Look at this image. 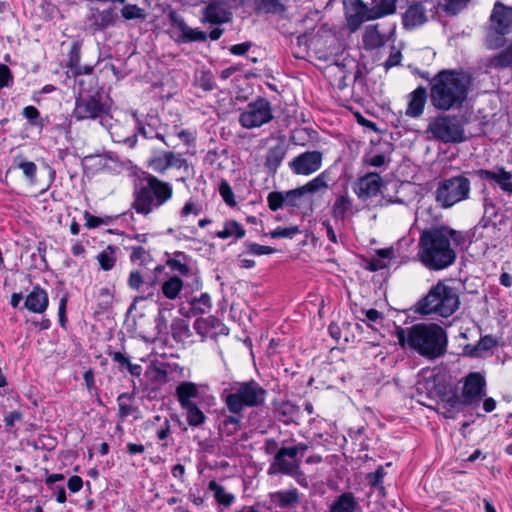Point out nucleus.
<instances>
[{"label":"nucleus","instance_id":"obj_51","mask_svg":"<svg viewBox=\"0 0 512 512\" xmlns=\"http://www.w3.org/2000/svg\"><path fill=\"white\" fill-rule=\"evenodd\" d=\"M247 249L250 254L261 256L266 254H272L276 250L270 246H264L257 243H248Z\"/></svg>","mask_w":512,"mask_h":512},{"label":"nucleus","instance_id":"obj_63","mask_svg":"<svg viewBox=\"0 0 512 512\" xmlns=\"http://www.w3.org/2000/svg\"><path fill=\"white\" fill-rule=\"evenodd\" d=\"M250 48V43H240V44H236V45H233L231 48H230V52L234 55H244Z\"/></svg>","mask_w":512,"mask_h":512},{"label":"nucleus","instance_id":"obj_29","mask_svg":"<svg viewBox=\"0 0 512 512\" xmlns=\"http://www.w3.org/2000/svg\"><path fill=\"white\" fill-rule=\"evenodd\" d=\"M352 207V199L348 195H341L332 206V214L337 219H344L347 215L352 214Z\"/></svg>","mask_w":512,"mask_h":512},{"label":"nucleus","instance_id":"obj_1","mask_svg":"<svg viewBox=\"0 0 512 512\" xmlns=\"http://www.w3.org/2000/svg\"><path fill=\"white\" fill-rule=\"evenodd\" d=\"M472 87L471 76L455 69H443L429 81L431 105L438 111L460 110Z\"/></svg>","mask_w":512,"mask_h":512},{"label":"nucleus","instance_id":"obj_27","mask_svg":"<svg viewBox=\"0 0 512 512\" xmlns=\"http://www.w3.org/2000/svg\"><path fill=\"white\" fill-rule=\"evenodd\" d=\"M229 20V13L219 5L209 4L204 11L203 21L211 24H221Z\"/></svg>","mask_w":512,"mask_h":512},{"label":"nucleus","instance_id":"obj_40","mask_svg":"<svg viewBox=\"0 0 512 512\" xmlns=\"http://www.w3.org/2000/svg\"><path fill=\"white\" fill-rule=\"evenodd\" d=\"M211 307V297L207 293H203L199 298L192 301V309L195 314H206Z\"/></svg>","mask_w":512,"mask_h":512},{"label":"nucleus","instance_id":"obj_59","mask_svg":"<svg viewBox=\"0 0 512 512\" xmlns=\"http://www.w3.org/2000/svg\"><path fill=\"white\" fill-rule=\"evenodd\" d=\"M199 212V207L193 201H188L181 210V216L188 217L190 214L198 215Z\"/></svg>","mask_w":512,"mask_h":512},{"label":"nucleus","instance_id":"obj_5","mask_svg":"<svg viewBox=\"0 0 512 512\" xmlns=\"http://www.w3.org/2000/svg\"><path fill=\"white\" fill-rule=\"evenodd\" d=\"M459 304L456 290L444 282H438L418 303L417 311L425 315L437 314L441 317H449L458 309Z\"/></svg>","mask_w":512,"mask_h":512},{"label":"nucleus","instance_id":"obj_39","mask_svg":"<svg viewBox=\"0 0 512 512\" xmlns=\"http://www.w3.org/2000/svg\"><path fill=\"white\" fill-rule=\"evenodd\" d=\"M367 14L368 9L365 6L359 4V6L356 8L355 14L347 15V23L351 32H355L364 20H372V18L367 17Z\"/></svg>","mask_w":512,"mask_h":512},{"label":"nucleus","instance_id":"obj_6","mask_svg":"<svg viewBox=\"0 0 512 512\" xmlns=\"http://www.w3.org/2000/svg\"><path fill=\"white\" fill-rule=\"evenodd\" d=\"M172 194L173 188L168 182L150 175L147 184L135 193L133 208L137 213L147 215L171 199Z\"/></svg>","mask_w":512,"mask_h":512},{"label":"nucleus","instance_id":"obj_52","mask_svg":"<svg viewBox=\"0 0 512 512\" xmlns=\"http://www.w3.org/2000/svg\"><path fill=\"white\" fill-rule=\"evenodd\" d=\"M13 83V76L8 66L0 64V89L9 87Z\"/></svg>","mask_w":512,"mask_h":512},{"label":"nucleus","instance_id":"obj_37","mask_svg":"<svg viewBox=\"0 0 512 512\" xmlns=\"http://www.w3.org/2000/svg\"><path fill=\"white\" fill-rule=\"evenodd\" d=\"M97 260L101 269L105 271L111 270L117 260L116 248L110 245L107 246L97 255Z\"/></svg>","mask_w":512,"mask_h":512},{"label":"nucleus","instance_id":"obj_34","mask_svg":"<svg viewBox=\"0 0 512 512\" xmlns=\"http://www.w3.org/2000/svg\"><path fill=\"white\" fill-rule=\"evenodd\" d=\"M216 236L220 239H227L230 237L241 239L245 236V230L238 222L230 220L225 222L223 229L218 231Z\"/></svg>","mask_w":512,"mask_h":512},{"label":"nucleus","instance_id":"obj_14","mask_svg":"<svg viewBox=\"0 0 512 512\" xmlns=\"http://www.w3.org/2000/svg\"><path fill=\"white\" fill-rule=\"evenodd\" d=\"M148 167L157 173L164 174L170 168H186L187 162L181 154L171 151H156L149 159Z\"/></svg>","mask_w":512,"mask_h":512},{"label":"nucleus","instance_id":"obj_60","mask_svg":"<svg viewBox=\"0 0 512 512\" xmlns=\"http://www.w3.org/2000/svg\"><path fill=\"white\" fill-rule=\"evenodd\" d=\"M83 481L82 478L79 476H72L68 480V488L71 492L76 493L82 489Z\"/></svg>","mask_w":512,"mask_h":512},{"label":"nucleus","instance_id":"obj_9","mask_svg":"<svg viewBox=\"0 0 512 512\" xmlns=\"http://www.w3.org/2000/svg\"><path fill=\"white\" fill-rule=\"evenodd\" d=\"M427 132L443 143H460L465 140L464 129L455 117L438 116L430 121Z\"/></svg>","mask_w":512,"mask_h":512},{"label":"nucleus","instance_id":"obj_16","mask_svg":"<svg viewBox=\"0 0 512 512\" xmlns=\"http://www.w3.org/2000/svg\"><path fill=\"white\" fill-rule=\"evenodd\" d=\"M206 388L207 386L204 384H197L191 381L180 382L175 389V396L180 407L197 403L202 391Z\"/></svg>","mask_w":512,"mask_h":512},{"label":"nucleus","instance_id":"obj_15","mask_svg":"<svg viewBox=\"0 0 512 512\" xmlns=\"http://www.w3.org/2000/svg\"><path fill=\"white\" fill-rule=\"evenodd\" d=\"M382 187V179L377 173H367L360 177L353 186V190L360 199L376 196Z\"/></svg>","mask_w":512,"mask_h":512},{"label":"nucleus","instance_id":"obj_21","mask_svg":"<svg viewBox=\"0 0 512 512\" xmlns=\"http://www.w3.org/2000/svg\"><path fill=\"white\" fill-rule=\"evenodd\" d=\"M427 98V91L424 87L419 86L409 94L408 107L406 115L410 117H419L424 110Z\"/></svg>","mask_w":512,"mask_h":512},{"label":"nucleus","instance_id":"obj_50","mask_svg":"<svg viewBox=\"0 0 512 512\" xmlns=\"http://www.w3.org/2000/svg\"><path fill=\"white\" fill-rule=\"evenodd\" d=\"M22 114L30 122L31 125L42 126V123L39 120L40 114L36 107L27 106L23 109Z\"/></svg>","mask_w":512,"mask_h":512},{"label":"nucleus","instance_id":"obj_44","mask_svg":"<svg viewBox=\"0 0 512 512\" xmlns=\"http://www.w3.org/2000/svg\"><path fill=\"white\" fill-rule=\"evenodd\" d=\"M268 207L272 211H277L285 205L283 192L274 191L267 196Z\"/></svg>","mask_w":512,"mask_h":512},{"label":"nucleus","instance_id":"obj_30","mask_svg":"<svg viewBox=\"0 0 512 512\" xmlns=\"http://www.w3.org/2000/svg\"><path fill=\"white\" fill-rule=\"evenodd\" d=\"M395 0H381L371 9H368V18L377 19L395 12Z\"/></svg>","mask_w":512,"mask_h":512},{"label":"nucleus","instance_id":"obj_53","mask_svg":"<svg viewBox=\"0 0 512 512\" xmlns=\"http://www.w3.org/2000/svg\"><path fill=\"white\" fill-rule=\"evenodd\" d=\"M144 285L143 278L138 271H132L128 278V286L137 291H141V288Z\"/></svg>","mask_w":512,"mask_h":512},{"label":"nucleus","instance_id":"obj_19","mask_svg":"<svg viewBox=\"0 0 512 512\" xmlns=\"http://www.w3.org/2000/svg\"><path fill=\"white\" fill-rule=\"evenodd\" d=\"M482 67L486 71L500 70L512 66V45L500 52L497 55L483 58Z\"/></svg>","mask_w":512,"mask_h":512},{"label":"nucleus","instance_id":"obj_10","mask_svg":"<svg viewBox=\"0 0 512 512\" xmlns=\"http://www.w3.org/2000/svg\"><path fill=\"white\" fill-rule=\"evenodd\" d=\"M273 118L271 105L268 100L258 98L249 103L239 116L240 124L247 129L260 127Z\"/></svg>","mask_w":512,"mask_h":512},{"label":"nucleus","instance_id":"obj_13","mask_svg":"<svg viewBox=\"0 0 512 512\" xmlns=\"http://www.w3.org/2000/svg\"><path fill=\"white\" fill-rule=\"evenodd\" d=\"M300 467V460L287 447H281L274 455L268 468L269 475H295Z\"/></svg>","mask_w":512,"mask_h":512},{"label":"nucleus","instance_id":"obj_11","mask_svg":"<svg viewBox=\"0 0 512 512\" xmlns=\"http://www.w3.org/2000/svg\"><path fill=\"white\" fill-rule=\"evenodd\" d=\"M73 115L78 120L101 118L102 125H105L108 117V106L102 101V96L95 94L90 97H79Z\"/></svg>","mask_w":512,"mask_h":512},{"label":"nucleus","instance_id":"obj_41","mask_svg":"<svg viewBox=\"0 0 512 512\" xmlns=\"http://www.w3.org/2000/svg\"><path fill=\"white\" fill-rule=\"evenodd\" d=\"M285 205L290 207H298L305 195L304 190L301 187L283 192Z\"/></svg>","mask_w":512,"mask_h":512},{"label":"nucleus","instance_id":"obj_17","mask_svg":"<svg viewBox=\"0 0 512 512\" xmlns=\"http://www.w3.org/2000/svg\"><path fill=\"white\" fill-rule=\"evenodd\" d=\"M478 175L481 179L497 184L501 190L512 194V173L503 167H496L493 170H480Z\"/></svg>","mask_w":512,"mask_h":512},{"label":"nucleus","instance_id":"obj_18","mask_svg":"<svg viewBox=\"0 0 512 512\" xmlns=\"http://www.w3.org/2000/svg\"><path fill=\"white\" fill-rule=\"evenodd\" d=\"M49 299L46 291L35 287L25 298L24 307L30 312L42 314L48 307Z\"/></svg>","mask_w":512,"mask_h":512},{"label":"nucleus","instance_id":"obj_38","mask_svg":"<svg viewBox=\"0 0 512 512\" xmlns=\"http://www.w3.org/2000/svg\"><path fill=\"white\" fill-rule=\"evenodd\" d=\"M172 336L176 341H185L191 335L189 324L186 320L176 318L171 325Z\"/></svg>","mask_w":512,"mask_h":512},{"label":"nucleus","instance_id":"obj_3","mask_svg":"<svg viewBox=\"0 0 512 512\" xmlns=\"http://www.w3.org/2000/svg\"><path fill=\"white\" fill-rule=\"evenodd\" d=\"M397 339L402 347L408 346L429 359L443 355L448 343L445 330L435 323H419L398 329Z\"/></svg>","mask_w":512,"mask_h":512},{"label":"nucleus","instance_id":"obj_24","mask_svg":"<svg viewBox=\"0 0 512 512\" xmlns=\"http://www.w3.org/2000/svg\"><path fill=\"white\" fill-rule=\"evenodd\" d=\"M387 41L384 33L379 31V25H369L363 34V44L366 49L373 50L383 46Z\"/></svg>","mask_w":512,"mask_h":512},{"label":"nucleus","instance_id":"obj_43","mask_svg":"<svg viewBox=\"0 0 512 512\" xmlns=\"http://www.w3.org/2000/svg\"><path fill=\"white\" fill-rule=\"evenodd\" d=\"M298 226L278 227L270 232L272 238H289L292 239L295 235L299 234Z\"/></svg>","mask_w":512,"mask_h":512},{"label":"nucleus","instance_id":"obj_62","mask_svg":"<svg viewBox=\"0 0 512 512\" xmlns=\"http://www.w3.org/2000/svg\"><path fill=\"white\" fill-rule=\"evenodd\" d=\"M66 306H67V298L62 297L60 300V303H59V308H58L59 321H60V324L62 327H64L65 322H66V316H65Z\"/></svg>","mask_w":512,"mask_h":512},{"label":"nucleus","instance_id":"obj_7","mask_svg":"<svg viewBox=\"0 0 512 512\" xmlns=\"http://www.w3.org/2000/svg\"><path fill=\"white\" fill-rule=\"evenodd\" d=\"M512 32V8L497 2L494 5L490 26L487 32L486 44L489 49L502 47L505 36Z\"/></svg>","mask_w":512,"mask_h":512},{"label":"nucleus","instance_id":"obj_45","mask_svg":"<svg viewBox=\"0 0 512 512\" xmlns=\"http://www.w3.org/2000/svg\"><path fill=\"white\" fill-rule=\"evenodd\" d=\"M215 319L212 317L209 318H198L194 323V329L196 332L205 338L207 336L208 330L213 327V323Z\"/></svg>","mask_w":512,"mask_h":512},{"label":"nucleus","instance_id":"obj_33","mask_svg":"<svg viewBox=\"0 0 512 512\" xmlns=\"http://www.w3.org/2000/svg\"><path fill=\"white\" fill-rule=\"evenodd\" d=\"M426 20L424 9L419 5L411 6L404 15V24L407 27L413 28L421 25Z\"/></svg>","mask_w":512,"mask_h":512},{"label":"nucleus","instance_id":"obj_48","mask_svg":"<svg viewBox=\"0 0 512 512\" xmlns=\"http://www.w3.org/2000/svg\"><path fill=\"white\" fill-rule=\"evenodd\" d=\"M84 219H85L86 227H88L90 229L99 227L101 225H107L111 221V218H109V217L100 218V217L93 216L92 214H90L88 212L84 213Z\"/></svg>","mask_w":512,"mask_h":512},{"label":"nucleus","instance_id":"obj_64","mask_svg":"<svg viewBox=\"0 0 512 512\" xmlns=\"http://www.w3.org/2000/svg\"><path fill=\"white\" fill-rule=\"evenodd\" d=\"M21 419V413L17 411L10 412L5 416L4 422L7 427H13L15 422Z\"/></svg>","mask_w":512,"mask_h":512},{"label":"nucleus","instance_id":"obj_42","mask_svg":"<svg viewBox=\"0 0 512 512\" xmlns=\"http://www.w3.org/2000/svg\"><path fill=\"white\" fill-rule=\"evenodd\" d=\"M16 167L22 170L23 174L31 184L35 183L37 166L34 162L20 160L16 163Z\"/></svg>","mask_w":512,"mask_h":512},{"label":"nucleus","instance_id":"obj_32","mask_svg":"<svg viewBox=\"0 0 512 512\" xmlns=\"http://www.w3.org/2000/svg\"><path fill=\"white\" fill-rule=\"evenodd\" d=\"M67 66L74 75L89 74L92 71L91 67L80 65V51L76 45L70 51Z\"/></svg>","mask_w":512,"mask_h":512},{"label":"nucleus","instance_id":"obj_54","mask_svg":"<svg viewBox=\"0 0 512 512\" xmlns=\"http://www.w3.org/2000/svg\"><path fill=\"white\" fill-rule=\"evenodd\" d=\"M470 0H449L446 4V11L451 14H457L466 7Z\"/></svg>","mask_w":512,"mask_h":512},{"label":"nucleus","instance_id":"obj_61","mask_svg":"<svg viewBox=\"0 0 512 512\" xmlns=\"http://www.w3.org/2000/svg\"><path fill=\"white\" fill-rule=\"evenodd\" d=\"M284 158V153L281 150H270L268 154V162L278 165Z\"/></svg>","mask_w":512,"mask_h":512},{"label":"nucleus","instance_id":"obj_12","mask_svg":"<svg viewBox=\"0 0 512 512\" xmlns=\"http://www.w3.org/2000/svg\"><path fill=\"white\" fill-rule=\"evenodd\" d=\"M323 153L317 150L306 151L289 162V168L295 175L309 176L322 167Z\"/></svg>","mask_w":512,"mask_h":512},{"label":"nucleus","instance_id":"obj_56","mask_svg":"<svg viewBox=\"0 0 512 512\" xmlns=\"http://www.w3.org/2000/svg\"><path fill=\"white\" fill-rule=\"evenodd\" d=\"M495 345V341L493 340V338L489 337V336H485L483 338L480 339V341L478 342V345L477 347L475 348V351L472 353V355L474 356H477L479 355L478 354V351H486V350H489L491 349L493 346Z\"/></svg>","mask_w":512,"mask_h":512},{"label":"nucleus","instance_id":"obj_58","mask_svg":"<svg viewBox=\"0 0 512 512\" xmlns=\"http://www.w3.org/2000/svg\"><path fill=\"white\" fill-rule=\"evenodd\" d=\"M388 265H389L388 261L375 255L374 257L371 258V260L369 262V269L371 271H377V270H381V269L388 267Z\"/></svg>","mask_w":512,"mask_h":512},{"label":"nucleus","instance_id":"obj_8","mask_svg":"<svg viewBox=\"0 0 512 512\" xmlns=\"http://www.w3.org/2000/svg\"><path fill=\"white\" fill-rule=\"evenodd\" d=\"M470 181L464 176H455L439 182L435 192L436 202L442 208H450L469 197Z\"/></svg>","mask_w":512,"mask_h":512},{"label":"nucleus","instance_id":"obj_46","mask_svg":"<svg viewBox=\"0 0 512 512\" xmlns=\"http://www.w3.org/2000/svg\"><path fill=\"white\" fill-rule=\"evenodd\" d=\"M219 193L227 205L234 206L236 204L234 193L227 181L223 180L220 182Z\"/></svg>","mask_w":512,"mask_h":512},{"label":"nucleus","instance_id":"obj_2","mask_svg":"<svg viewBox=\"0 0 512 512\" xmlns=\"http://www.w3.org/2000/svg\"><path fill=\"white\" fill-rule=\"evenodd\" d=\"M464 241L461 232L448 227H438L422 232L419 239L418 258L432 270H442L452 265L456 259L454 247Z\"/></svg>","mask_w":512,"mask_h":512},{"label":"nucleus","instance_id":"obj_28","mask_svg":"<svg viewBox=\"0 0 512 512\" xmlns=\"http://www.w3.org/2000/svg\"><path fill=\"white\" fill-rule=\"evenodd\" d=\"M183 256L181 253L177 254L175 258L167 261L168 267L176 272L179 277H193L198 284V276L196 271L185 261H182L179 257Z\"/></svg>","mask_w":512,"mask_h":512},{"label":"nucleus","instance_id":"obj_47","mask_svg":"<svg viewBox=\"0 0 512 512\" xmlns=\"http://www.w3.org/2000/svg\"><path fill=\"white\" fill-rule=\"evenodd\" d=\"M121 14L127 20L138 19V18L144 17L143 10L141 8H139L137 5H132V4L125 5L121 9Z\"/></svg>","mask_w":512,"mask_h":512},{"label":"nucleus","instance_id":"obj_22","mask_svg":"<svg viewBox=\"0 0 512 512\" xmlns=\"http://www.w3.org/2000/svg\"><path fill=\"white\" fill-rule=\"evenodd\" d=\"M485 385L484 378L479 373H471L466 377L463 395L467 400L481 397Z\"/></svg>","mask_w":512,"mask_h":512},{"label":"nucleus","instance_id":"obj_23","mask_svg":"<svg viewBox=\"0 0 512 512\" xmlns=\"http://www.w3.org/2000/svg\"><path fill=\"white\" fill-rule=\"evenodd\" d=\"M271 501L280 508H292L299 503V492L296 488L281 490L270 494Z\"/></svg>","mask_w":512,"mask_h":512},{"label":"nucleus","instance_id":"obj_55","mask_svg":"<svg viewBox=\"0 0 512 512\" xmlns=\"http://www.w3.org/2000/svg\"><path fill=\"white\" fill-rule=\"evenodd\" d=\"M126 396L124 394L120 395L117 399L118 408H119V416L121 418H126L130 416L133 412V407L130 404L125 403Z\"/></svg>","mask_w":512,"mask_h":512},{"label":"nucleus","instance_id":"obj_36","mask_svg":"<svg viewBox=\"0 0 512 512\" xmlns=\"http://www.w3.org/2000/svg\"><path fill=\"white\" fill-rule=\"evenodd\" d=\"M208 488L214 493V497L220 505L228 507L235 500V496L226 492L224 487L219 485L216 481H210Z\"/></svg>","mask_w":512,"mask_h":512},{"label":"nucleus","instance_id":"obj_35","mask_svg":"<svg viewBox=\"0 0 512 512\" xmlns=\"http://www.w3.org/2000/svg\"><path fill=\"white\" fill-rule=\"evenodd\" d=\"M305 194H314L328 189V175L326 172L320 173L318 176L302 186Z\"/></svg>","mask_w":512,"mask_h":512},{"label":"nucleus","instance_id":"obj_49","mask_svg":"<svg viewBox=\"0 0 512 512\" xmlns=\"http://www.w3.org/2000/svg\"><path fill=\"white\" fill-rule=\"evenodd\" d=\"M258 2V9L266 13L278 12L281 9L279 0H256Z\"/></svg>","mask_w":512,"mask_h":512},{"label":"nucleus","instance_id":"obj_4","mask_svg":"<svg viewBox=\"0 0 512 512\" xmlns=\"http://www.w3.org/2000/svg\"><path fill=\"white\" fill-rule=\"evenodd\" d=\"M267 391L255 380L234 382L222 394L228 410L241 414L246 407H258L264 404Z\"/></svg>","mask_w":512,"mask_h":512},{"label":"nucleus","instance_id":"obj_57","mask_svg":"<svg viewBox=\"0 0 512 512\" xmlns=\"http://www.w3.org/2000/svg\"><path fill=\"white\" fill-rule=\"evenodd\" d=\"M384 476V470L382 467H379L375 472L369 473L367 475L368 482L371 486H378L381 484Z\"/></svg>","mask_w":512,"mask_h":512},{"label":"nucleus","instance_id":"obj_25","mask_svg":"<svg viewBox=\"0 0 512 512\" xmlns=\"http://www.w3.org/2000/svg\"><path fill=\"white\" fill-rule=\"evenodd\" d=\"M358 506V501L353 493L344 492L331 503L329 512H355Z\"/></svg>","mask_w":512,"mask_h":512},{"label":"nucleus","instance_id":"obj_31","mask_svg":"<svg viewBox=\"0 0 512 512\" xmlns=\"http://www.w3.org/2000/svg\"><path fill=\"white\" fill-rule=\"evenodd\" d=\"M181 408L185 411L186 420L190 426L197 427L206 421V416L197 403L182 406Z\"/></svg>","mask_w":512,"mask_h":512},{"label":"nucleus","instance_id":"obj_26","mask_svg":"<svg viewBox=\"0 0 512 512\" xmlns=\"http://www.w3.org/2000/svg\"><path fill=\"white\" fill-rule=\"evenodd\" d=\"M184 287V282L178 275L167 277L161 283L162 295L169 300H175L181 293Z\"/></svg>","mask_w":512,"mask_h":512},{"label":"nucleus","instance_id":"obj_20","mask_svg":"<svg viewBox=\"0 0 512 512\" xmlns=\"http://www.w3.org/2000/svg\"><path fill=\"white\" fill-rule=\"evenodd\" d=\"M173 25L179 31V40L182 42L205 41L207 38L205 32L188 26L183 19L173 17Z\"/></svg>","mask_w":512,"mask_h":512}]
</instances>
